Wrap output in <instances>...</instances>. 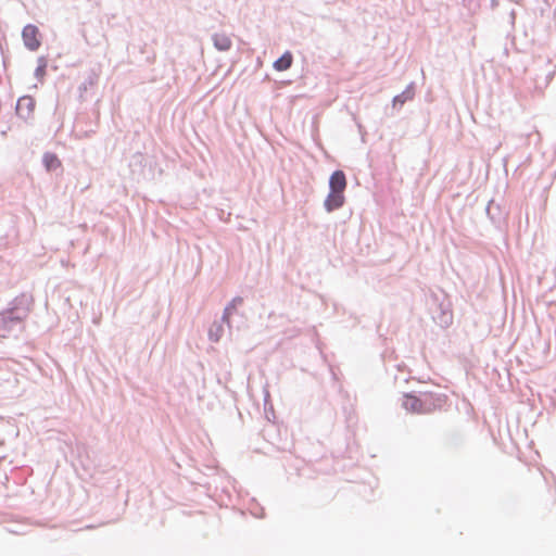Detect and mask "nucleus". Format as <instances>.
Returning a JSON list of instances; mask_svg holds the SVG:
<instances>
[{"instance_id":"f03ea898","label":"nucleus","mask_w":556,"mask_h":556,"mask_svg":"<svg viewBox=\"0 0 556 556\" xmlns=\"http://www.w3.org/2000/svg\"><path fill=\"white\" fill-rule=\"evenodd\" d=\"M22 37L24 45L30 51H36L40 47L39 29L35 25H26L23 28Z\"/></svg>"},{"instance_id":"7ed1b4c3","label":"nucleus","mask_w":556,"mask_h":556,"mask_svg":"<svg viewBox=\"0 0 556 556\" xmlns=\"http://www.w3.org/2000/svg\"><path fill=\"white\" fill-rule=\"evenodd\" d=\"M36 102L33 97L24 96L21 97L16 104V114L22 119H29L35 111Z\"/></svg>"},{"instance_id":"6e6552de","label":"nucleus","mask_w":556,"mask_h":556,"mask_svg":"<svg viewBox=\"0 0 556 556\" xmlns=\"http://www.w3.org/2000/svg\"><path fill=\"white\" fill-rule=\"evenodd\" d=\"M292 54L287 51L274 63V68L279 72L286 71L292 65Z\"/></svg>"},{"instance_id":"20e7f679","label":"nucleus","mask_w":556,"mask_h":556,"mask_svg":"<svg viewBox=\"0 0 556 556\" xmlns=\"http://www.w3.org/2000/svg\"><path fill=\"white\" fill-rule=\"evenodd\" d=\"M330 191L343 193L346 188V178L342 170H336L329 179Z\"/></svg>"},{"instance_id":"f257e3e1","label":"nucleus","mask_w":556,"mask_h":556,"mask_svg":"<svg viewBox=\"0 0 556 556\" xmlns=\"http://www.w3.org/2000/svg\"><path fill=\"white\" fill-rule=\"evenodd\" d=\"M439 401L431 393H426L421 397L406 394L403 399V407L413 414H429L438 408L435 402Z\"/></svg>"},{"instance_id":"9d476101","label":"nucleus","mask_w":556,"mask_h":556,"mask_svg":"<svg viewBox=\"0 0 556 556\" xmlns=\"http://www.w3.org/2000/svg\"><path fill=\"white\" fill-rule=\"evenodd\" d=\"M242 302L243 301L241 298L233 299L231 301V303L225 308L224 316H223L224 320L229 323V318H230L232 312L236 309L237 305L242 304Z\"/></svg>"},{"instance_id":"1a4fd4ad","label":"nucleus","mask_w":556,"mask_h":556,"mask_svg":"<svg viewBox=\"0 0 556 556\" xmlns=\"http://www.w3.org/2000/svg\"><path fill=\"white\" fill-rule=\"evenodd\" d=\"M11 325H21V319L12 317H1L0 319V337H7V330Z\"/></svg>"},{"instance_id":"0eeeda50","label":"nucleus","mask_w":556,"mask_h":556,"mask_svg":"<svg viewBox=\"0 0 556 556\" xmlns=\"http://www.w3.org/2000/svg\"><path fill=\"white\" fill-rule=\"evenodd\" d=\"M42 161H43L46 169L49 172L56 170V169L61 168V166H62L61 161L53 153H49V152L46 153L42 157Z\"/></svg>"},{"instance_id":"423d86ee","label":"nucleus","mask_w":556,"mask_h":556,"mask_svg":"<svg viewBox=\"0 0 556 556\" xmlns=\"http://www.w3.org/2000/svg\"><path fill=\"white\" fill-rule=\"evenodd\" d=\"M213 42L216 49L219 51H227L231 48V39L228 35L220 33L213 36Z\"/></svg>"},{"instance_id":"39448f33","label":"nucleus","mask_w":556,"mask_h":556,"mask_svg":"<svg viewBox=\"0 0 556 556\" xmlns=\"http://www.w3.org/2000/svg\"><path fill=\"white\" fill-rule=\"evenodd\" d=\"M345 198L343 193H337L330 191L325 200V208L327 212H332L340 208L344 204Z\"/></svg>"}]
</instances>
